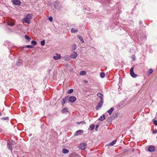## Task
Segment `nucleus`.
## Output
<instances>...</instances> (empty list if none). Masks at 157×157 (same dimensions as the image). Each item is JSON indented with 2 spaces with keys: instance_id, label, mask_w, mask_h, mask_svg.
<instances>
[{
  "instance_id": "nucleus-16",
  "label": "nucleus",
  "mask_w": 157,
  "mask_h": 157,
  "mask_svg": "<svg viewBox=\"0 0 157 157\" xmlns=\"http://www.w3.org/2000/svg\"><path fill=\"white\" fill-rule=\"evenodd\" d=\"M114 109L113 107H112L108 111V113L109 115H111L113 111L114 110Z\"/></svg>"
},
{
  "instance_id": "nucleus-7",
  "label": "nucleus",
  "mask_w": 157,
  "mask_h": 157,
  "mask_svg": "<svg viewBox=\"0 0 157 157\" xmlns=\"http://www.w3.org/2000/svg\"><path fill=\"white\" fill-rule=\"evenodd\" d=\"M61 58V56L60 54H56V56H53V58L56 60H57L60 59Z\"/></svg>"
},
{
  "instance_id": "nucleus-42",
  "label": "nucleus",
  "mask_w": 157,
  "mask_h": 157,
  "mask_svg": "<svg viewBox=\"0 0 157 157\" xmlns=\"http://www.w3.org/2000/svg\"><path fill=\"white\" fill-rule=\"evenodd\" d=\"M76 45L75 44V45L74 47V50H75L76 49Z\"/></svg>"
},
{
  "instance_id": "nucleus-43",
  "label": "nucleus",
  "mask_w": 157,
  "mask_h": 157,
  "mask_svg": "<svg viewBox=\"0 0 157 157\" xmlns=\"http://www.w3.org/2000/svg\"><path fill=\"white\" fill-rule=\"evenodd\" d=\"M50 71H51L50 69H49L48 70V72L49 73L50 72Z\"/></svg>"
},
{
  "instance_id": "nucleus-47",
  "label": "nucleus",
  "mask_w": 157,
  "mask_h": 157,
  "mask_svg": "<svg viewBox=\"0 0 157 157\" xmlns=\"http://www.w3.org/2000/svg\"><path fill=\"white\" fill-rule=\"evenodd\" d=\"M157 138V137H156Z\"/></svg>"
},
{
  "instance_id": "nucleus-4",
  "label": "nucleus",
  "mask_w": 157,
  "mask_h": 157,
  "mask_svg": "<svg viewBox=\"0 0 157 157\" xmlns=\"http://www.w3.org/2000/svg\"><path fill=\"white\" fill-rule=\"evenodd\" d=\"M69 101L72 103L74 102L76 100V98L75 96H70L68 98Z\"/></svg>"
},
{
  "instance_id": "nucleus-13",
  "label": "nucleus",
  "mask_w": 157,
  "mask_h": 157,
  "mask_svg": "<svg viewBox=\"0 0 157 157\" xmlns=\"http://www.w3.org/2000/svg\"><path fill=\"white\" fill-rule=\"evenodd\" d=\"M77 36L78 38L79 39V40L81 41V42L82 43H84V40L83 39V38L82 37V36H80V35H77Z\"/></svg>"
},
{
  "instance_id": "nucleus-2",
  "label": "nucleus",
  "mask_w": 157,
  "mask_h": 157,
  "mask_svg": "<svg viewBox=\"0 0 157 157\" xmlns=\"http://www.w3.org/2000/svg\"><path fill=\"white\" fill-rule=\"evenodd\" d=\"M13 140H11L10 142H8L7 144V147L8 148L12 151L13 150L12 148V143Z\"/></svg>"
},
{
  "instance_id": "nucleus-11",
  "label": "nucleus",
  "mask_w": 157,
  "mask_h": 157,
  "mask_svg": "<svg viewBox=\"0 0 157 157\" xmlns=\"http://www.w3.org/2000/svg\"><path fill=\"white\" fill-rule=\"evenodd\" d=\"M116 142H117V140H114L113 141H112V142L109 143L108 144V145L111 146H113V145L114 144H116Z\"/></svg>"
},
{
  "instance_id": "nucleus-14",
  "label": "nucleus",
  "mask_w": 157,
  "mask_h": 157,
  "mask_svg": "<svg viewBox=\"0 0 157 157\" xmlns=\"http://www.w3.org/2000/svg\"><path fill=\"white\" fill-rule=\"evenodd\" d=\"M23 20L26 23L29 24L30 22V20L29 18L25 17L23 18Z\"/></svg>"
},
{
  "instance_id": "nucleus-29",
  "label": "nucleus",
  "mask_w": 157,
  "mask_h": 157,
  "mask_svg": "<svg viewBox=\"0 0 157 157\" xmlns=\"http://www.w3.org/2000/svg\"><path fill=\"white\" fill-rule=\"evenodd\" d=\"M73 89H70L68 90L67 92V93L68 94H71L73 92Z\"/></svg>"
},
{
  "instance_id": "nucleus-35",
  "label": "nucleus",
  "mask_w": 157,
  "mask_h": 157,
  "mask_svg": "<svg viewBox=\"0 0 157 157\" xmlns=\"http://www.w3.org/2000/svg\"><path fill=\"white\" fill-rule=\"evenodd\" d=\"M25 47L28 48H33V47L30 45H27Z\"/></svg>"
},
{
  "instance_id": "nucleus-41",
  "label": "nucleus",
  "mask_w": 157,
  "mask_h": 157,
  "mask_svg": "<svg viewBox=\"0 0 157 157\" xmlns=\"http://www.w3.org/2000/svg\"><path fill=\"white\" fill-rule=\"evenodd\" d=\"M132 59L134 61L135 60V57L134 56H132Z\"/></svg>"
},
{
  "instance_id": "nucleus-40",
  "label": "nucleus",
  "mask_w": 157,
  "mask_h": 157,
  "mask_svg": "<svg viewBox=\"0 0 157 157\" xmlns=\"http://www.w3.org/2000/svg\"><path fill=\"white\" fill-rule=\"evenodd\" d=\"M153 133L154 134L157 133V130L155 129L153 132Z\"/></svg>"
},
{
  "instance_id": "nucleus-27",
  "label": "nucleus",
  "mask_w": 157,
  "mask_h": 157,
  "mask_svg": "<svg viewBox=\"0 0 157 157\" xmlns=\"http://www.w3.org/2000/svg\"><path fill=\"white\" fill-rule=\"evenodd\" d=\"M25 38L28 40H29L31 39V37L29 36L26 35L25 36Z\"/></svg>"
},
{
  "instance_id": "nucleus-19",
  "label": "nucleus",
  "mask_w": 157,
  "mask_h": 157,
  "mask_svg": "<svg viewBox=\"0 0 157 157\" xmlns=\"http://www.w3.org/2000/svg\"><path fill=\"white\" fill-rule=\"evenodd\" d=\"M54 7L56 9H58V3L57 2H55L54 3Z\"/></svg>"
},
{
  "instance_id": "nucleus-25",
  "label": "nucleus",
  "mask_w": 157,
  "mask_h": 157,
  "mask_svg": "<svg viewBox=\"0 0 157 157\" xmlns=\"http://www.w3.org/2000/svg\"><path fill=\"white\" fill-rule=\"evenodd\" d=\"M100 76L101 78H103L105 76V74L104 72H101L100 73Z\"/></svg>"
},
{
  "instance_id": "nucleus-8",
  "label": "nucleus",
  "mask_w": 157,
  "mask_h": 157,
  "mask_svg": "<svg viewBox=\"0 0 157 157\" xmlns=\"http://www.w3.org/2000/svg\"><path fill=\"white\" fill-rule=\"evenodd\" d=\"M13 2L16 5H19L21 4V2L19 0H13Z\"/></svg>"
},
{
  "instance_id": "nucleus-48",
  "label": "nucleus",
  "mask_w": 157,
  "mask_h": 157,
  "mask_svg": "<svg viewBox=\"0 0 157 157\" xmlns=\"http://www.w3.org/2000/svg\"><path fill=\"white\" fill-rule=\"evenodd\" d=\"M156 157H157V156Z\"/></svg>"
},
{
  "instance_id": "nucleus-31",
  "label": "nucleus",
  "mask_w": 157,
  "mask_h": 157,
  "mask_svg": "<svg viewBox=\"0 0 157 157\" xmlns=\"http://www.w3.org/2000/svg\"><path fill=\"white\" fill-rule=\"evenodd\" d=\"M26 17L29 18L30 20V19L32 18V16L30 14H28L26 15Z\"/></svg>"
},
{
  "instance_id": "nucleus-9",
  "label": "nucleus",
  "mask_w": 157,
  "mask_h": 157,
  "mask_svg": "<svg viewBox=\"0 0 157 157\" xmlns=\"http://www.w3.org/2000/svg\"><path fill=\"white\" fill-rule=\"evenodd\" d=\"M83 131L82 130H78L75 133V135L78 136L81 135L83 132Z\"/></svg>"
},
{
  "instance_id": "nucleus-23",
  "label": "nucleus",
  "mask_w": 157,
  "mask_h": 157,
  "mask_svg": "<svg viewBox=\"0 0 157 157\" xmlns=\"http://www.w3.org/2000/svg\"><path fill=\"white\" fill-rule=\"evenodd\" d=\"M77 123L78 124H85L86 122L84 121H82L80 122H78Z\"/></svg>"
},
{
  "instance_id": "nucleus-5",
  "label": "nucleus",
  "mask_w": 157,
  "mask_h": 157,
  "mask_svg": "<svg viewBox=\"0 0 157 157\" xmlns=\"http://www.w3.org/2000/svg\"><path fill=\"white\" fill-rule=\"evenodd\" d=\"M103 103V100H100V102L98 103V105L96 106V109L97 110H98V108L101 107Z\"/></svg>"
},
{
  "instance_id": "nucleus-22",
  "label": "nucleus",
  "mask_w": 157,
  "mask_h": 157,
  "mask_svg": "<svg viewBox=\"0 0 157 157\" xmlns=\"http://www.w3.org/2000/svg\"><path fill=\"white\" fill-rule=\"evenodd\" d=\"M71 32L72 33H76V32H77L78 31V30L75 29L73 28H72L71 29Z\"/></svg>"
},
{
  "instance_id": "nucleus-3",
  "label": "nucleus",
  "mask_w": 157,
  "mask_h": 157,
  "mask_svg": "<svg viewBox=\"0 0 157 157\" xmlns=\"http://www.w3.org/2000/svg\"><path fill=\"white\" fill-rule=\"evenodd\" d=\"M87 144L85 143H82L79 146V148L81 150H84L86 148Z\"/></svg>"
},
{
  "instance_id": "nucleus-21",
  "label": "nucleus",
  "mask_w": 157,
  "mask_h": 157,
  "mask_svg": "<svg viewBox=\"0 0 157 157\" xmlns=\"http://www.w3.org/2000/svg\"><path fill=\"white\" fill-rule=\"evenodd\" d=\"M69 152V150L65 148H64L62 150V153L64 154H66Z\"/></svg>"
},
{
  "instance_id": "nucleus-39",
  "label": "nucleus",
  "mask_w": 157,
  "mask_h": 157,
  "mask_svg": "<svg viewBox=\"0 0 157 157\" xmlns=\"http://www.w3.org/2000/svg\"><path fill=\"white\" fill-rule=\"evenodd\" d=\"M99 127V125H98L96 126L95 130L96 131H97L98 130V128Z\"/></svg>"
},
{
  "instance_id": "nucleus-46",
  "label": "nucleus",
  "mask_w": 157,
  "mask_h": 157,
  "mask_svg": "<svg viewBox=\"0 0 157 157\" xmlns=\"http://www.w3.org/2000/svg\"><path fill=\"white\" fill-rule=\"evenodd\" d=\"M2 115V113L0 112V116H1Z\"/></svg>"
},
{
  "instance_id": "nucleus-18",
  "label": "nucleus",
  "mask_w": 157,
  "mask_h": 157,
  "mask_svg": "<svg viewBox=\"0 0 157 157\" xmlns=\"http://www.w3.org/2000/svg\"><path fill=\"white\" fill-rule=\"evenodd\" d=\"M22 63V61L20 59H18L16 65L18 66H20Z\"/></svg>"
},
{
  "instance_id": "nucleus-15",
  "label": "nucleus",
  "mask_w": 157,
  "mask_h": 157,
  "mask_svg": "<svg viewBox=\"0 0 157 157\" xmlns=\"http://www.w3.org/2000/svg\"><path fill=\"white\" fill-rule=\"evenodd\" d=\"M63 60L66 61H68L70 59V57L69 56H66L62 58Z\"/></svg>"
},
{
  "instance_id": "nucleus-28",
  "label": "nucleus",
  "mask_w": 157,
  "mask_h": 157,
  "mask_svg": "<svg viewBox=\"0 0 157 157\" xmlns=\"http://www.w3.org/2000/svg\"><path fill=\"white\" fill-rule=\"evenodd\" d=\"M67 108H64L62 110V113H65L67 110Z\"/></svg>"
},
{
  "instance_id": "nucleus-26",
  "label": "nucleus",
  "mask_w": 157,
  "mask_h": 157,
  "mask_svg": "<svg viewBox=\"0 0 157 157\" xmlns=\"http://www.w3.org/2000/svg\"><path fill=\"white\" fill-rule=\"evenodd\" d=\"M80 74L81 75H85L86 74V72L84 71H80Z\"/></svg>"
},
{
  "instance_id": "nucleus-36",
  "label": "nucleus",
  "mask_w": 157,
  "mask_h": 157,
  "mask_svg": "<svg viewBox=\"0 0 157 157\" xmlns=\"http://www.w3.org/2000/svg\"><path fill=\"white\" fill-rule=\"evenodd\" d=\"M153 72V70L152 69H149L148 71V72L151 74Z\"/></svg>"
},
{
  "instance_id": "nucleus-44",
  "label": "nucleus",
  "mask_w": 157,
  "mask_h": 157,
  "mask_svg": "<svg viewBox=\"0 0 157 157\" xmlns=\"http://www.w3.org/2000/svg\"><path fill=\"white\" fill-rule=\"evenodd\" d=\"M84 82L85 83H87V81H86V80H85V81H84Z\"/></svg>"
},
{
  "instance_id": "nucleus-38",
  "label": "nucleus",
  "mask_w": 157,
  "mask_h": 157,
  "mask_svg": "<svg viewBox=\"0 0 157 157\" xmlns=\"http://www.w3.org/2000/svg\"><path fill=\"white\" fill-rule=\"evenodd\" d=\"M153 123L155 125H157V121L156 120L154 121Z\"/></svg>"
},
{
  "instance_id": "nucleus-30",
  "label": "nucleus",
  "mask_w": 157,
  "mask_h": 157,
  "mask_svg": "<svg viewBox=\"0 0 157 157\" xmlns=\"http://www.w3.org/2000/svg\"><path fill=\"white\" fill-rule=\"evenodd\" d=\"M7 24L8 25H10V26H13L14 25L13 23L11 22L10 21H8L7 22Z\"/></svg>"
},
{
  "instance_id": "nucleus-12",
  "label": "nucleus",
  "mask_w": 157,
  "mask_h": 157,
  "mask_svg": "<svg viewBox=\"0 0 157 157\" xmlns=\"http://www.w3.org/2000/svg\"><path fill=\"white\" fill-rule=\"evenodd\" d=\"M97 96L100 98L101 100H103V95L102 94L99 93L97 94Z\"/></svg>"
},
{
  "instance_id": "nucleus-20",
  "label": "nucleus",
  "mask_w": 157,
  "mask_h": 157,
  "mask_svg": "<svg viewBox=\"0 0 157 157\" xmlns=\"http://www.w3.org/2000/svg\"><path fill=\"white\" fill-rule=\"evenodd\" d=\"M67 97H66L63 99L62 102V104L63 105L65 103L66 101L67 100Z\"/></svg>"
},
{
  "instance_id": "nucleus-45",
  "label": "nucleus",
  "mask_w": 157,
  "mask_h": 157,
  "mask_svg": "<svg viewBox=\"0 0 157 157\" xmlns=\"http://www.w3.org/2000/svg\"><path fill=\"white\" fill-rule=\"evenodd\" d=\"M142 23V21H140V22H139V23H140V24H141Z\"/></svg>"
},
{
  "instance_id": "nucleus-10",
  "label": "nucleus",
  "mask_w": 157,
  "mask_h": 157,
  "mask_svg": "<svg viewBox=\"0 0 157 157\" xmlns=\"http://www.w3.org/2000/svg\"><path fill=\"white\" fill-rule=\"evenodd\" d=\"M77 53L76 52H74L71 55V58L75 59L77 57Z\"/></svg>"
},
{
  "instance_id": "nucleus-1",
  "label": "nucleus",
  "mask_w": 157,
  "mask_h": 157,
  "mask_svg": "<svg viewBox=\"0 0 157 157\" xmlns=\"http://www.w3.org/2000/svg\"><path fill=\"white\" fill-rule=\"evenodd\" d=\"M134 67H132L130 70V74L132 77L133 78H136L137 76V75L135 74L134 72Z\"/></svg>"
},
{
  "instance_id": "nucleus-32",
  "label": "nucleus",
  "mask_w": 157,
  "mask_h": 157,
  "mask_svg": "<svg viewBox=\"0 0 157 157\" xmlns=\"http://www.w3.org/2000/svg\"><path fill=\"white\" fill-rule=\"evenodd\" d=\"M31 44L33 45H36L37 44V42L36 41L34 40H32L31 41Z\"/></svg>"
},
{
  "instance_id": "nucleus-6",
  "label": "nucleus",
  "mask_w": 157,
  "mask_h": 157,
  "mask_svg": "<svg viewBox=\"0 0 157 157\" xmlns=\"http://www.w3.org/2000/svg\"><path fill=\"white\" fill-rule=\"evenodd\" d=\"M155 149V146H149L148 148V151L150 152L154 151Z\"/></svg>"
},
{
  "instance_id": "nucleus-17",
  "label": "nucleus",
  "mask_w": 157,
  "mask_h": 157,
  "mask_svg": "<svg viewBox=\"0 0 157 157\" xmlns=\"http://www.w3.org/2000/svg\"><path fill=\"white\" fill-rule=\"evenodd\" d=\"M105 119V115H103L102 116H101L99 118L98 120L100 121H103V120Z\"/></svg>"
},
{
  "instance_id": "nucleus-37",
  "label": "nucleus",
  "mask_w": 157,
  "mask_h": 157,
  "mask_svg": "<svg viewBox=\"0 0 157 157\" xmlns=\"http://www.w3.org/2000/svg\"><path fill=\"white\" fill-rule=\"evenodd\" d=\"M48 20L51 21H52V20H53V18H52V17H48Z\"/></svg>"
},
{
  "instance_id": "nucleus-24",
  "label": "nucleus",
  "mask_w": 157,
  "mask_h": 157,
  "mask_svg": "<svg viewBox=\"0 0 157 157\" xmlns=\"http://www.w3.org/2000/svg\"><path fill=\"white\" fill-rule=\"evenodd\" d=\"M95 125H94V124H92L90 125V130H92L93 129H94V128H95Z\"/></svg>"
},
{
  "instance_id": "nucleus-33",
  "label": "nucleus",
  "mask_w": 157,
  "mask_h": 157,
  "mask_svg": "<svg viewBox=\"0 0 157 157\" xmlns=\"http://www.w3.org/2000/svg\"><path fill=\"white\" fill-rule=\"evenodd\" d=\"M8 119H9V117H3L1 118V119L3 120H7Z\"/></svg>"
},
{
  "instance_id": "nucleus-34",
  "label": "nucleus",
  "mask_w": 157,
  "mask_h": 157,
  "mask_svg": "<svg viewBox=\"0 0 157 157\" xmlns=\"http://www.w3.org/2000/svg\"><path fill=\"white\" fill-rule=\"evenodd\" d=\"M45 42L44 40L41 41V44L42 46H44L45 44Z\"/></svg>"
}]
</instances>
